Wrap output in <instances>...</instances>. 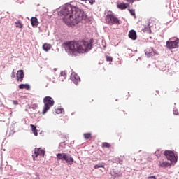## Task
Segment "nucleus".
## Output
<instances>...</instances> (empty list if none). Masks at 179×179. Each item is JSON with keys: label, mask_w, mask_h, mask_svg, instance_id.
<instances>
[{"label": "nucleus", "mask_w": 179, "mask_h": 179, "mask_svg": "<svg viewBox=\"0 0 179 179\" xmlns=\"http://www.w3.org/2000/svg\"><path fill=\"white\" fill-rule=\"evenodd\" d=\"M58 15L63 16L62 19L69 27H73L75 24H79L83 20L89 19L85 10L71 3L62 6L60 11L58 12Z\"/></svg>", "instance_id": "obj_1"}, {"label": "nucleus", "mask_w": 179, "mask_h": 179, "mask_svg": "<svg viewBox=\"0 0 179 179\" xmlns=\"http://www.w3.org/2000/svg\"><path fill=\"white\" fill-rule=\"evenodd\" d=\"M94 39L90 38L89 41H70L63 43V47L68 55L77 57L78 54H87L89 51L93 50Z\"/></svg>", "instance_id": "obj_2"}, {"label": "nucleus", "mask_w": 179, "mask_h": 179, "mask_svg": "<svg viewBox=\"0 0 179 179\" xmlns=\"http://www.w3.org/2000/svg\"><path fill=\"white\" fill-rule=\"evenodd\" d=\"M56 157L59 162H64V163H66L69 166H72L73 163H76L71 154L65 152L57 153Z\"/></svg>", "instance_id": "obj_3"}, {"label": "nucleus", "mask_w": 179, "mask_h": 179, "mask_svg": "<svg viewBox=\"0 0 179 179\" xmlns=\"http://www.w3.org/2000/svg\"><path fill=\"white\" fill-rule=\"evenodd\" d=\"M43 103L44 106L42 111L43 115L47 114L50 108L54 106V104H55V101H54V99H52V97L47 96L43 98Z\"/></svg>", "instance_id": "obj_4"}, {"label": "nucleus", "mask_w": 179, "mask_h": 179, "mask_svg": "<svg viewBox=\"0 0 179 179\" xmlns=\"http://www.w3.org/2000/svg\"><path fill=\"white\" fill-rule=\"evenodd\" d=\"M106 22L108 23V24H110V26H113V24L118 25L122 23V21L118 19V17H115L114 13L107 14L106 16Z\"/></svg>", "instance_id": "obj_5"}, {"label": "nucleus", "mask_w": 179, "mask_h": 179, "mask_svg": "<svg viewBox=\"0 0 179 179\" xmlns=\"http://www.w3.org/2000/svg\"><path fill=\"white\" fill-rule=\"evenodd\" d=\"M164 155L166 157L167 160H169L171 163H177L178 158L176 157L174 151L166 150L164 152Z\"/></svg>", "instance_id": "obj_6"}, {"label": "nucleus", "mask_w": 179, "mask_h": 179, "mask_svg": "<svg viewBox=\"0 0 179 179\" xmlns=\"http://www.w3.org/2000/svg\"><path fill=\"white\" fill-rule=\"evenodd\" d=\"M179 38H176L174 41H167L166 47L169 50H173L174 48H178Z\"/></svg>", "instance_id": "obj_7"}, {"label": "nucleus", "mask_w": 179, "mask_h": 179, "mask_svg": "<svg viewBox=\"0 0 179 179\" xmlns=\"http://www.w3.org/2000/svg\"><path fill=\"white\" fill-rule=\"evenodd\" d=\"M34 155H32V157L34 160H36V158L38 157V156H42V157H44V156H45V150H43L41 148H36L34 149Z\"/></svg>", "instance_id": "obj_8"}, {"label": "nucleus", "mask_w": 179, "mask_h": 179, "mask_svg": "<svg viewBox=\"0 0 179 179\" xmlns=\"http://www.w3.org/2000/svg\"><path fill=\"white\" fill-rule=\"evenodd\" d=\"M17 82H23L24 79V71L23 69L18 70L16 73Z\"/></svg>", "instance_id": "obj_9"}, {"label": "nucleus", "mask_w": 179, "mask_h": 179, "mask_svg": "<svg viewBox=\"0 0 179 179\" xmlns=\"http://www.w3.org/2000/svg\"><path fill=\"white\" fill-rule=\"evenodd\" d=\"M70 79L71 82L74 83V85H78L79 82H80V77L78 76L76 73H72Z\"/></svg>", "instance_id": "obj_10"}, {"label": "nucleus", "mask_w": 179, "mask_h": 179, "mask_svg": "<svg viewBox=\"0 0 179 179\" xmlns=\"http://www.w3.org/2000/svg\"><path fill=\"white\" fill-rule=\"evenodd\" d=\"M110 175L113 177H120L121 176V170L114 168L110 171Z\"/></svg>", "instance_id": "obj_11"}, {"label": "nucleus", "mask_w": 179, "mask_h": 179, "mask_svg": "<svg viewBox=\"0 0 179 179\" xmlns=\"http://www.w3.org/2000/svg\"><path fill=\"white\" fill-rule=\"evenodd\" d=\"M129 38L131 40H136L138 38V35H136V31L135 29H131L129 31L128 34Z\"/></svg>", "instance_id": "obj_12"}, {"label": "nucleus", "mask_w": 179, "mask_h": 179, "mask_svg": "<svg viewBox=\"0 0 179 179\" xmlns=\"http://www.w3.org/2000/svg\"><path fill=\"white\" fill-rule=\"evenodd\" d=\"M118 9L120 10H125L127 8H129V3H120L117 5Z\"/></svg>", "instance_id": "obj_13"}, {"label": "nucleus", "mask_w": 179, "mask_h": 179, "mask_svg": "<svg viewBox=\"0 0 179 179\" xmlns=\"http://www.w3.org/2000/svg\"><path fill=\"white\" fill-rule=\"evenodd\" d=\"M31 24L33 27H37L38 26V19L36 17H32L31 18Z\"/></svg>", "instance_id": "obj_14"}, {"label": "nucleus", "mask_w": 179, "mask_h": 179, "mask_svg": "<svg viewBox=\"0 0 179 179\" xmlns=\"http://www.w3.org/2000/svg\"><path fill=\"white\" fill-rule=\"evenodd\" d=\"M31 87L29 85V83H26V84L21 83L18 85L19 89H25L26 90H30Z\"/></svg>", "instance_id": "obj_15"}, {"label": "nucleus", "mask_w": 179, "mask_h": 179, "mask_svg": "<svg viewBox=\"0 0 179 179\" xmlns=\"http://www.w3.org/2000/svg\"><path fill=\"white\" fill-rule=\"evenodd\" d=\"M31 129L34 135V136H38V130H37V127L34 124H30Z\"/></svg>", "instance_id": "obj_16"}, {"label": "nucleus", "mask_w": 179, "mask_h": 179, "mask_svg": "<svg viewBox=\"0 0 179 179\" xmlns=\"http://www.w3.org/2000/svg\"><path fill=\"white\" fill-rule=\"evenodd\" d=\"M159 166L162 167V169H166V167L171 166V163L167 161H164L162 163L159 164Z\"/></svg>", "instance_id": "obj_17"}, {"label": "nucleus", "mask_w": 179, "mask_h": 179, "mask_svg": "<svg viewBox=\"0 0 179 179\" xmlns=\"http://www.w3.org/2000/svg\"><path fill=\"white\" fill-rule=\"evenodd\" d=\"M51 44H48V43H44L43 45V51H45V52H48V51H50V50H51Z\"/></svg>", "instance_id": "obj_18"}, {"label": "nucleus", "mask_w": 179, "mask_h": 179, "mask_svg": "<svg viewBox=\"0 0 179 179\" xmlns=\"http://www.w3.org/2000/svg\"><path fill=\"white\" fill-rule=\"evenodd\" d=\"M66 71H61L60 76L59 77V80H62V82H64V79H66Z\"/></svg>", "instance_id": "obj_19"}, {"label": "nucleus", "mask_w": 179, "mask_h": 179, "mask_svg": "<svg viewBox=\"0 0 179 179\" xmlns=\"http://www.w3.org/2000/svg\"><path fill=\"white\" fill-rule=\"evenodd\" d=\"M151 26H150V22H148L147 23V26L145 27L143 29V31H150L152 32V29H151Z\"/></svg>", "instance_id": "obj_20"}, {"label": "nucleus", "mask_w": 179, "mask_h": 179, "mask_svg": "<svg viewBox=\"0 0 179 179\" xmlns=\"http://www.w3.org/2000/svg\"><path fill=\"white\" fill-rule=\"evenodd\" d=\"M145 55H146L147 58H150V57L153 55V52H152V50L146 49L145 50Z\"/></svg>", "instance_id": "obj_21"}, {"label": "nucleus", "mask_w": 179, "mask_h": 179, "mask_svg": "<svg viewBox=\"0 0 179 179\" xmlns=\"http://www.w3.org/2000/svg\"><path fill=\"white\" fill-rule=\"evenodd\" d=\"M104 167H105L104 163H101V162H99L97 164H95L94 166V169H101V168L104 169Z\"/></svg>", "instance_id": "obj_22"}, {"label": "nucleus", "mask_w": 179, "mask_h": 179, "mask_svg": "<svg viewBox=\"0 0 179 179\" xmlns=\"http://www.w3.org/2000/svg\"><path fill=\"white\" fill-rule=\"evenodd\" d=\"M37 107H38V106L37 105V103H34L32 105H28L27 106V108H29V110H36Z\"/></svg>", "instance_id": "obj_23"}, {"label": "nucleus", "mask_w": 179, "mask_h": 179, "mask_svg": "<svg viewBox=\"0 0 179 179\" xmlns=\"http://www.w3.org/2000/svg\"><path fill=\"white\" fill-rule=\"evenodd\" d=\"M102 148H107L108 149H110V148H111V144L108 142H103L102 143Z\"/></svg>", "instance_id": "obj_24"}, {"label": "nucleus", "mask_w": 179, "mask_h": 179, "mask_svg": "<svg viewBox=\"0 0 179 179\" xmlns=\"http://www.w3.org/2000/svg\"><path fill=\"white\" fill-rule=\"evenodd\" d=\"M8 112H0V118L1 120H3L5 118V117H6V115H8Z\"/></svg>", "instance_id": "obj_25"}, {"label": "nucleus", "mask_w": 179, "mask_h": 179, "mask_svg": "<svg viewBox=\"0 0 179 179\" xmlns=\"http://www.w3.org/2000/svg\"><path fill=\"white\" fill-rule=\"evenodd\" d=\"M128 11L129 12V13L131 16H134V17H136V14L135 13V10L134 9L128 8Z\"/></svg>", "instance_id": "obj_26"}, {"label": "nucleus", "mask_w": 179, "mask_h": 179, "mask_svg": "<svg viewBox=\"0 0 179 179\" xmlns=\"http://www.w3.org/2000/svg\"><path fill=\"white\" fill-rule=\"evenodd\" d=\"M15 24L16 27H17L18 29H22V27H23V24H22V21H20V20L15 22Z\"/></svg>", "instance_id": "obj_27"}, {"label": "nucleus", "mask_w": 179, "mask_h": 179, "mask_svg": "<svg viewBox=\"0 0 179 179\" xmlns=\"http://www.w3.org/2000/svg\"><path fill=\"white\" fill-rule=\"evenodd\" d=\"M83 136L85 139H90V138H92V133H85L83 134Z\"/></svg>", "instance_id": "obj_28"}, {"label": "nucleus", "mask_w": 179, "mask_h": 179, "mask_svg": "<svg viewBox=\"0 0 179 179\" xmlns=\"http://www.w3.org/2000/svg\"><path fill=\"white\" fill-rule=\"evenodd\" d=\"M62 111H64L63 108H58L57 109H55L56 114H62Z\"/></svg>", "instance_id": "obj_29"}, {"label": "nucleus", "mask_w": 179, "mask_h": 179, "mask_svg": "<svg viewBox=\"0 0 179 179\" xmlns=\"http://www.w3.org/2000/svg\"><path fill=\"white\" fill-rule=\"evenodd\" d=\"M106 59L108 62H113V57L106 55Z\"/></svg>", "instance_id": "obj_30"}, {"label": "nucleus", "mask_w": 179, "mask_h": 179, "mask_svg": "<svg viewBox=\"0 0 179 179\" xmlns=\"http://www.w3.org/2000/svg\"><path fill=\"white\" fill-rule=\"evenodd\" d=\"M151 51L154 55H159V53L157 52L156 50L153 49V48H151Z\"/></svg>", "instance_id": "obj_31"}, {"label": "nucleus", "mask_w": 179, "mask_h": 179, "mask_svg": "<svg viewBox=\"0 0 179 179\" xmlns=\"http://www.w3.org/2000/svg\"><path fill=\"white\" fill-rule=\"evenodd\" d=\"M173 115H178V110L176 108H173Z\"/></svg>", "instance_id": "obj_32"}, {"label": "nucleus", "mask_w": 179, "mask_h": 179, "mask_svg": "<svg viewBox=\"0 0 179 179\" xmlns=\"http://www.w3.org/2000/svg\"><path fill=\"white\" fill-rule=\"evenodd\" d=\"M59 148H65V142H62L59 145Z\"/></svg>", "instance_id": "obj_33"}, {"label": "nucleus", "mask_w": 179, "mask_h": 179, "mask_svg": "<svg viewBox=\"0 0 179 179\" xmlns=\"http://www.w3.org/2000/svg\"><path fill=\"white\" fill-rule=\"evenodd\" d=\"M88 1L90 5H94V2H96V0H88Z\"/></svg>", "instance_id": "obj_34"}, {"label": "nucleus", "mask_w": 179, "mask_h": 179, "mask_svg": "<svg viewBox=\"0 0 179 179\" xmlns=\"http://www.w3.org/2000/svg\"><path fill=\"white\" fill-rule=\"evenodd\" d=\"M13 103L14 104V106H17V104H19V102L16 100H13Z\"/></svg>", "instance_id": "obj_35"}, {"label": "nucleus", "mask_w": 179, "mask_h": 179, "mask_svg": "<svg viewBox=\"0 0 179 179\" xmlns=\"http://www.w3.org/2000/svg\"><path fill=\"white\" fill-rule=\"evenodd\" d=\"M159 153V150H157L156 152H155V155L157 157H160V154H158Z\"/></svg>", "instance_id": "obj_36"}, {"label": "nucleus", "mask_w": 179, "mask_h": 179, "mask_svg": "<svg viewBox=\"0 0 179 179\" xmlns=\"http://www.w3.org/2000/svg\"><path fill=\"white\" fill-rule=\"evenodd\" d=\"M15 70H13L11 73V78H15Z\"/></svg>", "instance_id": "obj_37"}, {"label": "nucleus", "mask_w": 179, "mask_h": 179, "mask_svg": "<svg viewBox=\"0 0 179 179\" xmlns=\"http://www.w3.org/2000/svg\"><path fill=\"white\" fill-rule=\"evenodd\" d=\"M127 2H129L130 3H134L135 2V0H126Z\"/></svg>", "instance_id": "obj_38"}, {"label": "nucleus", "mask_w": 179, "mask_h": 179, "mask_svg": "<svg viewBox=\"0 0 179 179\" xmlns=\"http://www.w3.org/2000/svg\"><path fill=\"white\" fill-rule=\"evenodd\" d=\"M119 164H122V160L119 159Z\"/></svg>", "instance_id": "obj_39"}, {"label": "nucleus", "mask_w": 179, "mask_h": 179, "mask_svg": "<svg viewBox=\"0 0 179 179\" xmlns=\"http://www.w3.org/2000/svg\"><path fill=\"white\" fill-rule=\"evenodd\" d=\"M0 169H2V158H1V165L0 166Z\"/></svg>", "instance_id": "obj_40"}, {"label": "nucleus", "mask_w": 179, "mask_h": 179, "mask_svg": "<svg viewBox=\"0 0 179 179\" xmlns=\"http://www.w3.org/2000/svg\"><path fill=\"white\" fill-rule=\"evenodd\" d=\"M37 176V179H40V176L38 174L36 175Z\"/></svg>", "instance_id": "obj_41"}, {"label": "nucleus", "mask_w": 179, "mask_h": 179, "mask_svg": "<svg viewBox=\"0 0 179 179\" xmlns=\"http://www.w3.org/2000/svg\"><path fill=\"white\" fill-rule=\"evenodd\" d=\"M75 114V112L71 113V115H73Z\"/></svg>", "instance_id": "obj_42"}, {"label": "nucleus", "mask_w": 179, "mask_h": 179, "mask_svg": "<svg viewBox=\"0 0 179 179\" xmlns=\"http://www.w3.org/2000/svg\"><path fill=\"white\" fill-rule=\"evenodd\" d=\"M134 162H136V159L134 158Z\"/></svg>", "instance_id": "obj_43"}, {"label": "nucleus", "mask_w": 179, "mask_h": 179, "mask_svg": "<svg viewBox=\"0 0 179 179\" xmlns=\"http://www.w3.org/2000/svg\"><path fill=\"white\" fill-rule=\"evenodd\" d=\"M54 71H57V69L55 68V69H54Z\"/></svg>", "instance_id": "obj_44"}, {"label": "nucleus", "mask_w": 179, "mask_h": 179, "mask_svg": "<svg viewBox=\"0 0 179 179\" xmlns=\"http://www.w3.org/2000/svg\"><path fill=\"white\" fill-rule=\"evenodd\" d=\"M25 111H28V110H27V109H25Z\"/></svg>", "instance_id": "obj_45"}, {"label": "nucleus", "mask_w": 179, "mask_h": 179, "mask_svg": "<svg viewBox=\"0 0 179 179\" xmlns=\"http://www.w3.org/2000/svg\"><path fill=\"white\" fill-rule=\"evenodd\" d=\"M150 38L152 39V36H150Z\"/></svg>", "instance_id": "obj_46"}, {"label": "nucleus", "mask_w": 179, "mask_h": 179, "mask_svg": "<svg viewBox=\"0 0 179 179\" xmlns=\"http://www.w3.org/2000/svg\"><path fill=\"white\" fill-rule=\"evenodd\" d=\"M116 100V101H118V99H115Z\"/></svg>", "instance_id": "obj_47"}, {"label": "nucleus", "mask_w": 179, "mask_h": 179, "mask_svg": "<svg viewBox=\"0 0 179 179\" xmlns=\"http://www.w3.org/2000/svg\"><path fill=\"white\" fill-rule=\"evenodd\" d=\"M10 115H12V113H10Z\"/></svg>", "instance_id": "obj_48"}, {"label": "nucleus", "mask_w": 179, "mask_h": 179, "mask_svg": "<svg viewBox=\"0 0 179 179\" xmlns=\"http://www.w3.org/2000/svg\"><path fill=\"white\" fill-rule=\"evenodd\" d=\"M157 92H159V91H158V90H157Z\"/></svg>", "instance_id": "obj_49"}]
</instances>
